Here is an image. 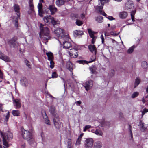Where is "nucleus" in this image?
Instances as JSON below:
<instances>
[{
	"mask_svg": "<svg viewBox=\"0 0 148 148\" xmlns=\"http://www.w3.org/2000/svg\"><path fill=\"white\" fill-rule=\"evenodd\" d=\"M88 49L92 53L94 52L95 54L96 53V48L95 45H90L88 46Z\"/></svg>",
	"mask_w": 148,
	"mask_h": 148,
	"instance_id": "21",
	"label": "nucleus"
},
{
	"mask_svg": "<svg viewBox=\"0 0 148 148\" xmlns=\"http://www.w3.org/2000/svg\"><path fill=\"white\" fill-rule=\"evenodd\" d=\"M77 51L74 49H71L68 52L69 55L71 58H76L78 56Z\"/></svg>",
	"mask_w": 148,
	"mask_h": 148,
	"instance_id": "10",
	"label": "nucleus"
},
{
	"mask_svg": "<svg viewBox=\"0 0 148 148\" xmlns=\"http://www.w3.org/2000/svg\"><path fill=\"white\" fill-rule=\"evenodd\" d=\"M93 132L97 135L101 136L103 135L102 132L98 129L96 130Z\"/></svg>",
	"mask_w": 148,
	"mask_h": 148,
	"instance_id": "32",
	"label": "nucleus"
},
{
	"mask_svg": "<svg viewBox=\"0 0 148 148\" xmlns=\"http://www.w3.org/2000/svg\"><path fill=\"white\" fill-rule=\"evenodd\" d=\"M135 47V46L133 45L129 48L127 51V53L129 54L132 53Z\"/></svg>",
	"mask_w": 148,
	"mask_h": 148,
	"instance_id": "36",
	"label": "nucleus"
},
{
	"mask_svg": "<svg viewBox=\"0 0 148 148\" xmlns=\"http://www.w3.org/2000/svg\"><path fill=\"white\" fill-rule=\"evenodd\" d=\"M136 12V11L135 10H132L131 13V19L133 21V22H134L135 21L134 20V15Z\"/></svg>",
	"mask_w": 148,
	"mask_h": 148,
	"instance_id": "38",
	"label": "nucleus"
},
{
	"mask_svg": "<svg viewBox=\"0 0 148 148\" xmlns=\"http://www.w3.org/2000/svg\"><path fill=\"white\" fill-rule=\"evenodd\" d=\"M90 70L92 73L96 74L97 73V72L96 70V69L95 67L90 68Z\"/></svg>",
	"mask_w": 148,
	"mask_h": 148,
	"instance_id": "42",
	"label": "nucleus"
},
{
	"mask_svg": "<svg viewBox=\"0 0 148 148\" xmlns=\"http://www.w3.org/2000/svg\"><path fill=\"white\" fill-rule=\"evenodd\" d=\"M111 40H112V42L113 43H114V42L115 41V40H114V39H112Z\"/></svg>",
	"mask_w": 148,
	"mask_h": 148,
	"instance_id": "64",
	"label": "nucleus"
},
{
	"mask_svg": "<svg viewBox=\"0 0 148 148\" xmlns=\"http://www.w3.org/2000/svg\"><path fill=\"white\" fill-rule=\"evenodd\" d=\"M66 67L70 71H72L73 69V65L70 61H68L66 64Z\"/></svg>",
	"mask_w": 148,
	"mask_h": 148,
	"instance_id": "24",
	"label": "nucleus"
},
{
	"mask_svg": "<svg viewBox=\"0 0 148 148\" xmlns=\"http://www.w3.org/2000/svg\"><path fill=\"white\" fill-rule=\"evenodd\" d=\"M2 110V105L1 104L0 105V111Z\"/></svg>",
	"mask_w": 148,
	"mask_h": 148,
	"instance_id": "63",
	"label": "nucleus"
},
{
	"mask_svg": "<svg viewBox=\"0 0 148 148\" xmlns=\"http://www.w3.org/2000/svg\"><path fill=\"white\" fill-rule=\"evenodd\" d=\"M65 3L64 0H57L56 2V5L59 7L63 5Z\"/></svg>",
	"mask_w": 148,
	"mask_h": 148,
	"instance_id": "26",
	"label": "nucleus"
},
{
	"mask_svg": "<svg viewBox=\"0 0 148 148\" xmlns=\"http://www.w3.org/2000/svg\"><path fill=\"white\" fill-rule=\"evenodd\" d=\"M41 113L43 118L45 120V123L50 125V121L48 119V117L46 114L45 111L44 110H42L41 112Z\"/></svg>",
	"mask_w": 148,
	"mask_h": 148,
	"instance_id": "14",
	"label": "nucleus"
},
{
	"mask_svg": "<svg viewBox=\"0 0 148 148\" xmlns=\"http://www.w3.org/2000/svg\"><path fill=\"white\" fill-rule=\"evenodd\" d=\"M48 9L49 10L51 15L54 14L57 11V8L53 5H50L49 6Z\"/></svg>",
	"mask_w": 148,
	"mask_h": 148,
	"instance_id": "13",
	"label": "nucleus"
},
{
	"mask_svg": "<svg viewBox=\"0 0 148 148\" xmlns=\"http://www.w3.org/2000/svg\"><path fill=\"white\" fill-rule=\"evenodd\" d=\"M138 95V92H135L132 95V98H134L136 97Z\"/></svg>",
	"mask_w": 148,
	"mask_h": 148,
	"instance_id": "46",
	"label": "nucleus"
},
{
	"mask_svg": "<svg viewBox=\"0 0 148 148\" xmlns=\"http://www.w3.org/2000/svg\"><path fill=\"white\" fill-rule=\"evenodd\" d=\"M54 125L55 127L59 129L61 126V123L59 121L58 117H55L53 120Z\"/></svg>",
	"mask_w": 148,
	"mask_h": 148,
	"instance_id": "12",
	"label": "nucleus"
},
{
	"mask_svg": "<svg viewBox=\"0 0 148 148\" xmlns=\"http://www.w3.org/2000/svg\"><path fill=\"white\" fill-rule=\"evenodd\" d=\"M101 38L102 40V43H103L104 42V39L103 37V35H101Z\"/></svg>",
	"mask_w": 148,
	"mask_h": 148,
	"instance_id": "57",
	"label": "nucleus"
},
{
	"mask_svg": "<svg viewBox=\"0 0 148 148\" xmlns=\"http://www.w3.org/2000/svg\"><path fill=\"white\" fill-rule=\"evenodd\" d=\"M90 127L91 126L89 125H86L85 126V128L83 130L84 131H85L86 130H87L90 128Z\"/></svg>",
	"mask_w": 148,
	"mask_h": 148,
	"instance_id": "52",
	"label": "nucleus"
},
{
	"mask_svg": "<svg viewBox=\"0 0 148 148\" xmlns=\"http://www.w3.org/2000/svg\"><path fill=\"white\" fill-rule=\"evenodd\" d=\"M40 37L42 39L44 42H47L48 40L50 38L49 31L48 28L44 25L40 24Z\"/></svg>",
	"mask_w": 148,
	"mask_h": 148,
	"instance_id": "1",
	"label": "nucleus"
},
{
	"mask_svg": "<svg viewBox=\"0 0 148 148\" xmlns=\"http://www.w3.org/2000/svg\"><path fill=\"white\" fill-rule=\"evenodd\" d=\"M49 110L51 114L53 115H55L56 108L54 106H51Z\"/></svg>",
	"mask_w": 148,
	"mask_h": 148,
	"instance_id": "28",
	"label": "nucleus"
},
{
	"mask_svg": "<svg viewBox=\"0 0 148 148\" xmlns=\"http://www.w3.org/2000/svg\"><path fill=\"white\" fill-rule=\"evenodd\" d=\"M140 82V79L138 78H136V79L135 80L134 88H135L139 84Z\"/></svg>",
	"mask_w": 148,
	"mask_h": 148,
	"instance_id": "34",
	"label": "nucleus"
},
{
	"mask_svg": "<svg viewBox=\"0 0 148 148\" xmlns=\"http://www.w3.org/2000/svg\"><path fill=\"white\" fill-rule=\"evenodd\" d=\"M25 63L26 65L29 68H30V65L29 64V62L27 60H25Z\"/></svg>",
	"mask_w": 148,
	"mask_h": 148,
	"instance_id": "50",
	"label": "nucleus"
},
{
	"mask_svg": "<svg viewBox=\"0 0 148 148\" xmlns=\"http://www.w3.org/2000/svg\"><path fill=\"white\" fill-rule=\"evenodd\" d=\"M103 17L102 16H99L97 18L96 20L98 23H100L103 21Z\"/></svg>",
	"mask_w": 148,
	"mask_h": 148,
	"instance_id": "44",
	"label": "nucleus"
},
{
	"mask_svg": "<svg viewBox=\"0 0 148 148\" xmlns=\"http://www.w3.org/2000/svg\"><path fill=\"white\" fill-rule=\"evenodd\" d=\"M54 33L60 38H63V40H64L67 36H64V32L63 30L60 28H56L54 31Z\"/></svg>",
	"mask_w": 148,
	"mask_h": 148,
	"instance_id": "5",
	"label": "nucleus"
},
{
	"mask_svg": "<svg viewBox=\"0 0 148 148\" xmlns=\"http://www.w3.org/2000/svg\"><path fill=\"white\" fill-rule=\"evenodd\" d=\"M84 86L86 90L87 91L89 90L92 86L93 85V82L92 80H89L88 82H86Z\"/></svg>",
	"mask_w": 148,
	"mask_h": 148,
	"instance_id": "11",
	"label": "nucleus"
},
{
	"mask_svg": "<svg viewBox=\"0 0 148 148\" xmlns=\"http://www.w3.org/2000/svg\"><path fill=\"white\" fill-rule=\"evenodd\" d=\"M102 146V144L100 141H97L95 143L94 148H101Z\"/></svg>",
	"mask_w": 148,
	"mask_h": 148,
	"instance_id": "23",
	"label": "nucleus"
},
{
	"mask_svg": "<svg viewBox=\"0 0 148 148\" xmlns=\"http://www.w3.org/2000/svg\"><path fill=\"white\" fill-rule=\"evenodd\" d=\"M9 112H7V114L6 115V116H5V119L6 120H8V119H9Z\"/></svg>",
	"mask_w": 148,
	"mask_h": 148,
	"instance_id": "54",
	"label": "nucleus"
},
{
	"mask_svg": "<svg viewBox=\"0 0 148 148\" xmlns=\"http://www.w3.org/2000/svg\"><path fill=\"white\" fill-rule=\"evenodd\" d=\"M9 140L5 139L4 138V139L3 138V145L5 146L4 147H9V145L8 144V140Z\"/></svg>",
	"mask_w": 148,
	"mask_h": 148,
	"instance_id": "37",
	"label": "nucleus"
},
{
	"mask_svg": "<svg viewBox=\"0 0 148 148\" xmlns=\"http://www.w3.org/2000/svg\"><path fill=\"white\" fill-rule=\"evenodd\" d=\"M142 101L143 103L145 102V100L144 97H143L142 99Z\"/></svg>",
	"mask_w": 148,
	"mask_h": 148,
	"instance_id": "59",
	"label": "nucleus"
},
{
	"mask_svg": "<svg viewBox=\"0 0 148 148\" xmlns=\"http://www.w3.org/2000/svg\"><path fill=\"white\" fill-rule=\"evenodd\" d=\"M14 71L15 73H16V74H17L18 73V72L16 70H14Z\"/></svg>",
	"mask_w": 148,
	"mask_h": 148,
	"instance_id": "62",
	"label": "nucleus"
},
{
	"mask_svg": "<svg viewBox=\"0 0 148 148\" xmlns=\"http://www.w3.org/2000/svg\"><path fill=\"white\" fill-rule=\"evenodd\" d=\"M133 2L131 1H128L126 3V7L127 10L131 9L133 8Z\"/></svg>",
	"mask_w": 148,
	"mask_h": 148,
	"instance_id": "18",
	"label": "nucleus"
},
{
	"mask_svg": "<svg viewBox=\"0 0 148 148\" xmlns=\"http://www.w3.org/2000/svg\"><path fill=\"white\" fill-rule=\"evenodd\" d=\"M109 0H96V2H98V5H97L95 8L97 11L98 13L102 14L104 16H106V14L102 10V9L104 5V3L106 2H108Z\"/></svg>",
	"mask_w": 148,
	"mask_h": 148,
	"instance_id": "3",
	"label": "nucleus"
},
{
	"mask_svg": "<svg viewBox=\"0 0 148 148\" xmlns=\"http://www.w3.org/2000/svg\"><path fill=\"white\" fill-rule=\"evenodd\" d=\"M67 143L68 148H71V140L70 139H68L66 141Z\"/></svg>",
	"mask_w": 148,
	"mask_h": 148,
	"instance_id": "39",
	"label": "nucleus"
},
{
	"mask_svg": "<svg viewBox=\"0 0 148 148\" xmlns=\"http://www.w3.org/2000/svg\"><path fill=\"white\" fill-rule=\"evenodd\" d=\"M29 5L30 7V9L31 10V11H33L34 5L32 1V0H30Z\"/></svg>",
	"mask_w": 148,
	"mask_h": 148,
	"instance_id": "40",
	"label": "nucleus"
},
{
	"mask_svg": "<svg viewBox=\"0 0 148 148\" xmlns=\"http://www.w3.org/2000/svg\"><path fill=\"white\" fill-rule=\"evenodd\" d=\"M95 59V56H92V58H91V60L88 61L86 60H78L77 61L80 64H84L85 63L88 64V63H91L94 61Z\"/></svg>",
	"mask_w": 148,
	"mask_h": 148,
	"instance_id": "15",
	"label": "nucleus"
},
{
	"mask_svg": "<svg viewBox=\"0 0 148 148\" xmlns=\"http://www.w3.org/2000/svg\"><path fill=\"white\" fill-rule=\"evenodd\" d=\"M0 58L6 62H10V58L8 56H5L0 51Z\"/></svg>",
	"mask_w": 148,
	"mask_h": 148,
	"instance_id": "16",
	"label": "nucleus"
},
{
	"mask_svg": "<svg viewBox=\"0 0 148 148\" xmlns=\"http://www.w3.org/2000/svg\"><path fill=\"white\" fill-rule=\"evenodd\" d=\"M110 124V122L109 121H103L101 123V125L102 127L109 126Z\"/></svg>",
	"mask_w": 148,
	"mask_h": 148,
	"instance_id": "33",
	"label": "nucleus"
},
{
	"mask_svg": "<svg viewBox=\"0 0 148 148\" xmlns=\"http://www.w3.org/2000/svg\"><path fill=\"white\" fill-rule=\"evenodd\" d=\"M148 112V109H144L143 110V111L142 112V116H143L144 114Z\"/></svg>",
	"mask_w": 148,
	"mask_h": 148,
	"instance_id": "49",
	"label": "nucleus"
},
{
	"mask_svg": "<svg viewBox=\"0 0 148 148\" xmlns=\"http://www.w3.org/2000/svg\"><path fill=\"white\" fill-rule=\"evenodd\" d=\"M20 81L21 84L23 86H28V81L25 77H23L21 79Z\"/></svg>",
	"mask_w": 148,
	"mask_h": 148,
	"instance_id": "17",
	"label": "nucleus"
},
{
	"mask_svg": "<svg viewBox=\"0 0 148 148\" xmlns=\"http://www.w3.org/2000/svg\"><path fill=\"white\" fill-rule=\"evenodd\" d=\"M82 102L81 101H79L75 102V104L77 105H80L81 104Z\"/></svg>",
	"mask_w": 148,
	"mask_h": 148,
	"instance_id": "55",
	"label": "nucleus"
},
{
	"mask_svg": "<svg viewBox=\"0 0 148 148\" xmlns=\"http://www.w3.org/2000/svg\"><path fill=\"white\" fill-rule=\"evenodd\" d=\"M148 64L147 62L145 61L142 62V66L145 69L147 67Z\"/></svg>",
	"mask_w": 148,
	"mask_h": 148,
	"instance_id": "41",
	"label": "nucleus"
},
{
	"mask_svg": "<svg viewBox=\"0 0 148 148\" xmlns=\"http://www.w3.org/2000/svg\"><path fill=\"white\" fill-rule=\"evenodd\" d=\"M81 140V136H79L78 139L76 141V145H79L81 143L80 142Z\"/></svg>",
	"mask_w": 148,
	"mask_h": 148,
	"instance_id": "45",
	"label": "nucleus"
},
{
	"mask_svg": "<svg viewBox=\"0 0 148 148\" xmlns=\"http://www.w3.org/2000/svg\"><path fill=\"white\" fill-rule=\"evenodd\" d=\"M50 61V67L52 69L54 66V63L53 62V60H51Z\"/></svg>",
	"mask_w": 148,
	"mask_h": 148,
	"instance_id": "48",
	"label": "nucleus"
},
{
	"mask_svg": "<svg viewBox=\"0 0 148 148\" xmlns=\"http://www.w3.org/2000/svg\"><path fill=\"white\" fill-rule=\"evenodd\" d=\"M0 132L3 139L4 138L5 139L10 140L13 138L12 134L10 132L8 131L5 133L1 132Z\"/></svg>",
	"mask_w": 148,
	"mask_h": 148,
	"instance_id": "7",
	"label": "nucleus"
},
{
	"mask_svg": "<svg viewBox=\"0 0 148 148\" xmlns=\"http://www.w3.org/2000/svg\"><path fill=\"white\" fill-rule=\"evenodd\" d=\"M43 19L45 22L51 23L53 25H56L57 23L53 17L50 15L46 16Z\"/></svg>",
	"mask_w": 148,
	"mask_h": 148,
	"instance_id": "6",
	"label": "nucleus"
},
{
	"mask_svg": "<svg viewBox=\"0 0 148 148\" xmlns=\"http://www.w3.org/2000/svg\"><path fill=\"white\" fill-rule=\"evenodd\" d=\"M88 32L89 34V35L91 38H92L91 41V43L92 44H94L97 38V37L95 36L94 35L96 33V32L93 31L90 29H88Z\"/></svg>",
	"mask_w": 148,
	"mask_h": 148,
	"instance_id": "9",
	"label": "nucleus"
},
{
	"mask_svg": "<svg viewBox=\"0 0 148 148\" xmlns=\"http://www.w3.org/2000/svg\"><path fill=\"white\" fill-rule=\"evenodd\" d=\"M3 77V74L0 70V78L2 79Z\"/></svg>",
	"mask_w": 148,
	"mask_h": 148,
	"instance_id": "58",
	"label": "nucleus"
},
{
	"mask_svg": "<svg viewBox=\"0 0 148 148\" xmlns=\"http://www.w3.org/2000/svg\"><path fill=\"white\" fill-rule=\"evenodd\" d=\"M20 111L19 110H13L12 111V114L14 116H19Z\"/></svg>",
	"mask_w": 148,
	"mask_h": 148,
	"instance_id": "31",
	"label": "nucleus"
},
{
	"mask_svg": "<svg viewBox=\"0 0 148 148\" xmlns=\"http://www.w3.org/2000/svg\"><path fill=\"white\" fill-rule=\"evenodd\" d=\"M139 126L140 127V129L141 131L144 132L146 128L144 126V123L141 121L139 122Z\"/></svg>",
	"mask_w": 148,
	"mask_h": 148,
	"instance_id": "29",
	"label": "nucleus"
},
{
	"mask_svg": "<svg viewBox=\"0 0 148 148\" xmlns=\"http://www.w3.org/2000/svg\"><path fill=\"white\" fill-rule=\"evenodd\" d=\"M13 103L14 106L16 107L17 108H19L21 106L20 101L18 99L14 100L13 101Z\"/></svg>",
	"mask_w": 148,
	"mask_h": 148,
	"instance_id": "20",
	"label": "nucleus"
},
{
	"mask_svg": "<svg viewBox=\"0 0 148 148\" xmlns=\"http://www.w3.org/2000/svg\"><path fill=\"white\" fill-rule=\"evenodd\" d=\"M84 34L83 32L82 31L80 30H76L73 32L74 35L75 36H78L83 35Z\"/></svg>",
	"mask_w": 148,
	"mask_h": 148,
	"instance_id": "27",
	"label": "nucleus"
},
{
	"mask_svg": "<svg viewBox=\"0 0 148 148\" xmlns=\"http://www.w3.org/2000/svg\"><path fill=\"white\" fill-rule=\"evenodd\" d=\"M48 57V60H53V53L51 52H49L46 53Z\"/></svg>",
	"mask_w": 148,
	"mask_h": 148,
	"instance_id": "25",
	"label": "nucleus"
},
{
	"mask_svg": "<svg viewBox=\"0 0 148 148\" xmlns=\"http://www.w3.org/2000/svg\"><path fill=\"white\" fill-rule=\"evenodd\" d=\"M108 19L110 20H112L114 19V18L112 16H108V17H106Z\"/></svg>",
	"mask_w": 148,
	"mask_h": 148,
	"instance_id": "56",
	"label": "nucleus"
},
{
	"mask_svg": "<svg viewBox=\"0 0 148 148\" xmlns=\"http://www.w3.org/2000/svg\"><path fill=\"white\" fill-rule=\"evenodd\" d=\"M129 130L130 132V134L131 136V138L132 139L133 138V135L132 132V131L131 126L130 125H129Z\"/></svg>",
	"mask_w": 148,
	"mask_h": 148,
	"instance_id": "51",
	"label": "nucleus"
},
{
	"mask_svg": "<svg viewBox=\"0 0 148 148\" xmlns=\"http://www.w3.org/2000/svg\"><path fill=\"white\" fill-rule=\"evenodd\" d=\"M128 15L127 12L125 11L121 12L119 13V16L121 19H125Z\"/></svg>",
	"mask_w": 148,
	"mask_h": 148,
	"instance_id": "19",
	"label": "nucleus"
},
{
	"mask_svg": "<svg viewBox=\"0 0 148 148\" xmlns=\"http://www.w3.org/2000/svg\"><path fill=\"white\" fill-rule=\"evenodd\" d=\"M42 3L40 2L39 3L38 5V12L39 13H42Z\"/></svg>",
	"mask_w": 148,
	"mask_h": 148,
	"instance_id": "35",
	"label": "nucleus"
},
{
	"mask_svg": "<svg viewBox=\"0 0 148 148\" xmlns=\"http://www.w3.org/2000/svg\"><path fill=\"white\" fill-rule=\"evenodd\" d=\"M94 141L92 138L86 139L84 142V147L85 148H91L93 145Z\"/></svg>",
	"mask_w": 148,
	"mask_h": 148,
	"instance_id": "8",
	"label": "nucleus"
},
{
	"mask_svg": "<svg viewBox=\"0 0 148 148\" xmlns=\"http://www.w3.org/2000/svg\"><path fill=\"white\" fill-rule=\"evenodd\" d=\"M84 17L85 15L84 14H82L81 15V17L82 19H83V18H84Z\"/></svg>",
	"mask_w": 148,
	"mask_h": 148,
	"instance_id": "61",
	"label": "nucleus"
},
{
	"mask_svg": "<svg viewBox=\"0 0 148 148\" xmlns=\"http://www.w3.org/2000/svg\"><path fill=\"white\" fill-rule=\"evenodd\" d=\"M9 42L13 47H14L16 46V39L15 38H12L9 41Z\"/></svg>",
	"mask_w": 148,
	"mask_h": 148,
	"instance_id": "30",
	"label": "nucleus"
},
{
	"mask_svg": "<svg viewBox=\"0 0 148 148\" xmlns=\"http://www.w3.org/2000/svg\"><path fill=\"white\" fill-rule=\"evenodd\" d=\"M58 75L57 74L56 72H53L52 75V78H57L58 77Z\"/></svg>",
	"mask_w": 148,
	"mask_h": 148,
	"instance_id": "47",
	"label": "nucleus"
},
{
	"mask_svg": "<svg viewBox=\"0 0 148 148\" xmlns=\"http://www.w3.org/2000/svg\"><path fill=\"white\" fill-rule=\"evenodd\" d=\"M83 23L82 21L79 20L77 19L76 21V24L77 25L79 26L82 25Z\"/></svg>",
	"mask_w": 148,
	"mask_h": 148,
	"instance_id": "43",
	"label": "nucleus"
},
{
	"mask_svg": "<svg viewBox=\"0 0 148 148\" xmlns=\"http://www.w3.org/2000/svg\"><path fill=\"white\" fill-rule=\"evenodd\" d=\"M110 33L111 35H113L114 36H116L118 35V34H116L114 33L113 31L111 32Z\"/></svg>",
	"mask_w": 148,
	"mask_h": 148,
	"instance_id": "53",
	"label": "nucleus"
},
{
	"mask_svg": "<svg viewBox=\"0 0 148 148\" xmlns=\"http://www.w3.org/2000/svg\"><path fill=\"white\" fill-rule=\"evenodd\" d=\"M22 136L23 138L29 141V144L32 145L34 142L31 133L29 131L24 130L22 131Z\"/></svg>",
	"mask_w": 148,
	"mask_h": 148,
	"instance_id": "2",
	"label": "nucleus"
},
{
	"mask_svg": "<svg viewBox=\"0 0 148 148\" xmlns=\"http://www.w3.org/2000/svg\"><path fill=\"white\" fill-rule=\"evenodd\" d=\"M114 70H112L111 72V75L113 76L114 75Z\"/></svg>",
	"mask_w": 148,
	"mask_h": 148,
	"instance_id": "60",
	"label": "nucleus"
},
{
	"mask_svg": "<svg viewBox=\"0 0 148 148\" xmlns=\"http://www.w3.org/2000/svg\"><path fill=\"white\" fill-rule=\"evenodd\" d=\"M14 9L15 12H17V16H14L12 17V21L14 23L15 27H17L18 26V19L20 17V9L19 6L17 4H15L14 6Z\"/></svg>",
	"mask_w": 148,
	"mask_h": 148,
	"instance_id": "4",
	"label": "nucleus"
},
{
	"mask_svg": "<svg viewBox=\"0 0 148 148\" xmlns=\"http://www.w3.org/2000/svg\"><path fill=\"white\" fill-rule=\"evenodd\" d=\"M63 47L66 49H68L71 47V43L68 41L63 42Z\"/></svg>",
	"mask_w": 148,
	"mask_h": 148,
	"instance_id": "22",
	"label": "nucleus"
}]
</instances>
